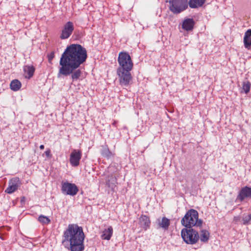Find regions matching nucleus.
<instances>
[{
  "label": "nucleus",
  "mask_w": 251,
  "mask_h": 251,
  "mask_svg": "<svg viewBox=\"0 0 251 251\" xmlns=\"http://www.w3.org/2000/svg\"><path fill=\"white\" fill-rule=\"evenodd\" d=\"M87 58V50L81 45L74 44L67 47L60 59L57 77L71 75L73 81L77 80L81 74L78 68Z\"/></svg>",
  "instance_id": "f257e3e1"
},
{
  "label": "nucleus",
  "mask_w": 251,
  "mask_h": 251,
  "mask_svg": "<svg viewBox=\"0 0 251 251\" xmlns=\"http://www.w3.org/2000/svg\"><path fill=\"white\" fill-rule=\"evenodd\" d=\"M85 236L81 226L69 224L63 234L62 244L70 251H84Z\"/></svg>",
  "instance_id": "f03ea898"
},
{
  "label": "nucleus",
  "mask_w": 251,
  "mask_h": 251,
  "mask_svg": "<svg viewBox=\"0 0 251 251\" xmlns=\"http://www.w3.org/2000/svg\"><path fill=\"white\" fill-rule=\"evenodd\" d=\"M203 221L199 219V213L195 209L189 210L181 220V224L186 228H192L195 226L201 228Z\"/></svg>",
  "instance_id": "7ed1b4c3"
},
{
  "label": "nucleus",
  "mask_w": 251,
  "mask_h": 251,
  "mask_svg": "<svg viewBox=\"0 0 251 251\" xmlns=\"http://www.w3.org/2000/svg\"><path fill=\"white\" fill-rule=\"evenodd\" d=\"M183 241L187 244L193 245L199 240V232L193 228H184L181 231Z\"/></svg>",
  "instance_id": "20e7f679"
},
{
  "label": "nucleus",
  "mask_w": 251,
  "mask_h": 251,
  "mask_svg": "<svg viewBox=\"0 0 251 251\" xmlns=\"http://www.w3.org/2000/svg\"><path fill=\"white\" fill-rule=\"evenodd\" d=\"M118 62L119 64L117 70H131L133 64L129 54L126 52H121L119 54Z\"/></svg>",
  "instance_id": "39448f33"
},
{
  "label": "nucleus",
  "mask_w": 251,
  "mask_h": 251,
  "mask_svg": "<svg viewBox=\"0 0 251 251\" xmlns=\"http://www.w3.org/2000/svg\"><path fill=\"white\" fill-rule=\"evenodd\" d=\"M170 10L175 14H178L187 9L188 0H170Z\"/></svg>",
  "instance_id": "423d86ee"
},
{
  "label": "nucleus",
  "mask_w": 251,
  "mask_h": 251,
  "mask_svg": "<svg viewBox=\"0 0 251 251\" xmlns=\"http://www.w3.org/2000/svg\"><path fill=\"white\" fill-rule=\"evenodd\" d=\"M61 190L63 194L73 196L78 192V189L75 184L68 181H62Z\"/></svg>",
  "instance_id": "0eeeda50"
},
{
  "label": "nucleus",
  "mask_w": 251,
  "mask_h": 251,
  "mask_svg": "<svg viewBox=\"0 0 251 251\" xmlns=\"http://www.w3.org/2000/svg\"><path fill=\"white\" fill-rule=\"evenodd\" d=\"M131 70H117V74L119 78V82L121 85L128 86L132 80V76L130 71Z\"/></svg>",
  "instance_id": "6e6552de"
},
{
  "label": "nucleus",
  "mask_w": 251,
  "mask_h": 251,
  "mask_svg": "<svg viewBox=\"0 0 251 251\" xmlns=\"http://www.w3.org/2000/svg\"><path fill=\"white\" fill-rule=\"evenodd\" d=\"M75 27L73 22L69 21L65 24L62 27L60 35V38L62 40L69 38L74 30Z\"/></svg>",
  "instance_id": "1a4fd4ad"
},
{
  "label": "nucleus",
  "mask_w": 251,
  "mask_h": 251,
  "mask_svg": "<svg viewBox=\"0 0 251 251\" xmlns=\"http://www.w3.org/2000/svg\"><path fill=\"white\" fill-rule=\"evenodd\" d=\"M21 182L19 177L11 178L8 182V186L5 189V192L7 194H12L15 192L20 186Z\"/></svg>",
  "instance_id": "9d476101"
},
{
  "label": "nucleus",
  "mask_w": 251,
  "mask_h": 251,
  "mask_svg": "<svg viewBox=\"0 0 251 251\" xmlns=\"http://www.w3.org/2000/svg\"><path fill=\"white\" fill-rule=\"evenodd\" d=\"M82 152L79 150H74L70 154V163L73 167H77L79 165Z\"/></svg>",
  "instance_id": "9b49d317"
},
{
  "label": "nucleus",
  "mask_w": 251,
  "mask_h": 251,
  "mask_svg": "<svg viewBox=\"0 0 251 251\" xmlns=\"http://www.w3.org/2000/svg\"><path fill=\"white\" fill-rule=\"evenodd\" d=\"M251 198V187L247 186L242 187L238 193L237 199L241 201H243L246 199Z\"/></svg>",
  "instance_id": "f8f14e48"
},
{
  "label": "nucleus",
  "mask_w": 251,
  "mask_h": 251,
  "mask_svg": "<svg viewBox=\"0 0 251 251\" xmlns=\"http://www.w3.org/2000/svg\"><path fill=\"white\" fill-rule=\"evenodd\" d=\"M139 223L140 226L143 228L145 230L149 228L151 225V221L149 217L141 215L139 219Z\"/></svg>",
  "instance_id": "ddd939ff"
},
{
  "label": "nucleus",
  "mask_w": 251,
  "mask_h": 251,
  "mask_svg": "<svg viewBox=\"0 0 251 251\" xmlns=\"http://www.w3.org/2000/svg\"><path fill=\"white\" fill-rule=\"evenodd\" d=\"M195 23V21L192 18H187L183 21L182 27L186 31L192 30L193 29Z\"/></svg>",
  "instance_id": "4468645a"
},
{
  "label": "nucleus",
  "mask_w": 251,
  "mask_h": 251,
  "mask_svg": "<svg viewBox=\"0 0 251 251\" xmlns=\"http://www.w3.org/2000/svg\"><path fill=\"white\" fill-rule=\"evenodd\" d=\"M243 42L245 48L248 50H250V45H251V29L247 30L245 33Z\"/></svg>",
  "instance_id": "2eb2a0df"
},
{
  "label": "nucleus",
  "mask_w": 251,
  "mask_h": 251,
  "mask_svg": "<svg viewBox=\"0 0 251 251\" xmlns=\"http://www.w3.org/2000/svg\"><path fill=\"white\" fill-rule=\"evenodd\" d=\"M205 1L206 0H189L188 5L191 8L196 9L202 7Z\"/></svg>",
  "instance_id": "dca6fc26"
},
{
  "label": "nucleus",
  "mask_w": 251,
  "mask_h": 251,
  "mask_svg": "<svg viewBox=\"0 0 251 251\" xmlns=\"http://www.w3.org/2000/svg\"><path fill=\"white\" fill-rule=\"evenodd\" d=\"M113 234V228L112 226H109L107 229H105L101 235L102 239L109 240L110 239Z\"/></svg>",
  "instance_id": "f3484780"
},
{
  "label": "nucleus",
  "mask_w": 251,
  "mask_h": 251,
  "mask_svg": "<svg viewBox=\"0 0 251 251\" xmlns=\"http://www.w3.org/2000/svg\"><path fill=\"white\" fill-rule=\"evenodd\" d=\"M24 71L26 78H30L35 72V68L33 66L26 65L24 68Z\"/></svg>",
  "instance_id": "a211bd4d"
},
{
  "label": "nucleus",
  "mask_w": 251,
  "mask_h": 251,
  "mask_svg": "<svg viewBox=\"0 0 251 251\" xmlns=\"http://www.w3.org/2000/svg\"><path fill=\"white\" fill-rule=\"evenodd\" d=\"M170 225V220L165 217H163L161 221L158 223L159 227L162 228L165 230L168 229Z\"/></svg>",
  "instance_id": "6ab92c4d"
},
{
  "label": "nucleus",
  "mask_w": 251,
  "mask_h": 251,
  "mask_svg": "<svg viewBox=\"0 0 251 251\" xmlns=\"http://www.w3.org/2000/svg\"><path fill=\"white\" fill-rule=\"evenodd\" d=\"M199 239L202 242H207L209 238V233L205 229L201 230Z\"/></svg>",
  "instance_id": "aec40b11"
},
{
  "label": "nucleus",
  "mask_w": 251,
  "mask_h": 251,
  "mask_svg": "<svg viewBox=\"0 0 251 251\" xmlns=\"http://www.w3.org/2000/svg\"><path fill=\"white\" fill-rule=\"evenodd\" d=\"M21 83L18 79L13 80L10 84V87L11 90L14 91H18L21 87Z\"/></svg>",
  "instance_id": "412c9836"
},
{
  "label": "nucleus",
  "mask_w": 251,
  "mask_h": 251,
  "mask_svg": "<svg viewBox=\"0 0 251 251\" xmlns=\"http://www.w3.org/2000/svg\"><path fill=\"white\" fill-rule=\"evenodd\" d=\"M101 154L103 157L107 159H109L113 155L112 153L109 151L107 145L103 146V148L101 151Z\"/></svg>",
  "instance_id": "4be33fe9"
},
{
  "label": "nucleus",
  "mask_w": 251,
  "mask_h": 251,
  "mask_svg": "<svg viewBox=\"0 0 251 251\" xmlns=\"http://www.w3.org/2000/svg\"><path fill=\"white\" fill-rule=\"evenodd\" d=\"M117 184V178L115 176H111L109 177L107 182V185L109 187L113 188Z\"/></svg>",
  "instance_id": "5701e85b"
},
{
  "label": "nucleus",
  "mask_w": 251,
  "mask_h": 251,
  "mask_svg": "<svg viewBox=\"0 0 251 251\" xmlns=\"http://www.w3.org/2000/svg\"><path fill=\"white\" fill-rule=\"evenodd\" d=\"M251 83L249 81H244L242 86V91H244L246 94H248L251 89Z\"/></svg>",
  "instance_id": "b1692460"
},
{
  "label": "nucleus",
  "mask_w": 251,
  "mask_h": 251,
  "mask_svg": "<svg viewBox=\"0 0 251 251\" xmlns=\"http://www.w3.org/2000/svg\"><path fill=\"white\" fill-rule=\"evenodd\" d=\"M38 221L42 224H48L50 222V220L49 217L41 215L38 217Z\"/></svg>",
  "instance_id": "393cba45"
},
{
  "label": "nucleus",
  "mask_w": 251,
  "mask_h": 251,
  "mask_svg": "<svg viewBox=\"0 0 251 251\" xmlns=\"http://www.w3.org/2000/svg\"><path fill=\"white\" fill-rule=\"evenodd\" d=\"M242 224L244 225H249L251 224V213L249 215L244 216L242 218Z\"/></svg>",
  "instance_id": "a878e982"
},
{
  "label": "nucleus",
  "mask_w": 251,
  "mask_h": 251,
  "mask_svg": "<svg viewBox=\"0 0 251 251\" xmlns=\"http://www.w3.org/2000/svg\"><path fill=\"white\" fill-rule=\"evenodd\" d=\"M48 61L50 63H51L52 60L54 57V53L53 52H51L50 54H48Z\"/></svg>",
  "instance_id": "bb28decb"
},
{
  "label": "nucleus",
  "mask_w": 251,
  "mask_h": 251,
  "mask_svg": "<svg viewBox=\"0 0 251 251\" xmlns=\"http://www.w3.org/2000/svg\"><path fill=\"white\" fill-rule=\"evenodd\" d=\"M50 150H48L45 151V154L46 156H49L50 155Z\"/></svg>",
  "instance_id": "cd10ccee"
},
{
  "label": "nucleus",
  "mask_w": 251,
  "mask_h": 251,
  "mask_svg": "<svg viewBox=\"0 0 251 251\" xmlns=\"http://www.w3.org/2000/svg\"><path fill=\"white\" fill-rule=\"evenodd\" d=\"M240 217L239 216L234 217V221L235 222H237L240 220Z\"/></svg>",
  "instance_id": "c85d7f7f"
},
{
  "label": "nucleus",
  "mask_w": 251,
  "mask_h": 251,
  "mask_svg": "<svg viewBox=\"0 0 251 251\" xmlns=\"http://www.w3.org/2000/svg\"><path fill=\"white\" fill-rule=\"evenodd\" d=\"M40 149L41 150H43L44 149V146L43 145H41L40 146Z\"/></svg>",
  "instance_id": "c756f323"
},
{
  "label": "nucleus",
  "mask_w": 251,
  "mask_h": 251,
  "mask_svg": "<svg viewBox=\"0 0 251 251\" xmlns=\"http://www.w3.org/2000/svg\"><path fill=\"white\" fill-rule=\"evenodd\" d=\"M250 49H251V44L250 45Z\"/></svg>",
  "instance_id": "7c9ffc66"
}]
</instances>
